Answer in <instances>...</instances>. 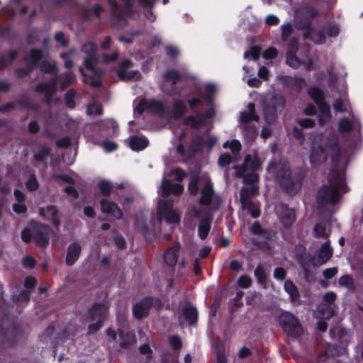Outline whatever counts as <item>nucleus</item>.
Segmentation results:
<instances>
[{"label":"nucleus","instance_id":"16","mask_svg":"<svg viewBox=\"0 0 363 363\" xmlns=\"http://www.w3.org/2000/svg\"><path fill=\"white\" fill-rule=\"evenodd\" d=\"M101 208L103 213L114 218L121 219L123 216V213L117 205L106 199L101 201Z\"/></svg>","mask_w":363,"mask_h":363},{"label":"nucleus","instance_id":"46","mask_svg":"<svg viewBox=\"0 0 363 363\" xmlns=\"http://www.w3.org/2000/svg\"><path fill=\"white\" fill-rule=\"evenodd\" d=\"M185 124H190L194 128H199L204 124V120L203 117L200 118H195L193 116H189L184 120Z\"/></svg>","mask_w":363,"mask_h":363},{"label":"nucleus","instance_id":"63","mask_svg":"<svg viewBox=\"0 0 363 363\" xmlns=\"http://www.w3.org/2000/svg\"><path fill=\"white\" fill-rule=\"evenodd\" d=\"M216 360L217 363H227L224 349L222 347H218L216 348Z\"/></svg>","mask_w":363,"mask_h":363},{"label":"nucleus","instance_id":"48","mask_svg":"<svg viewBox=\"0 0 363 363\" xmlns=\"http://www.w3.org/2000/svg\"><path fill=\"white\" fill-rule=\"evenodd\" d=\"M255 275L259 283L263 284L266 282V274L264 267L262 264H259L255 271Z\"/></svg>","mask_w":363,"mask_h":363},{"label":"nucleus","instance_id":"42","mask_svg":"<svg viewBox=\"0 0 363 363\" xmlns=\"http://www.w3.org/2000/svg\"><path fill=\"white\" fill-rule=\"evenodd\" d=\"M50 152L49 148L43 147L34 155L33 157L35 160L46 164V159L49 156Z\"/></svg>","mask_w":363,"mask_h":363},{"label":"nucleus","instance_id":"56","mask_svg":"<svg viewBox=\"0 0 363 363\" xmlns=\"http://www.w3.org/2000/svg\"><path fill=\"white\" fill-rule=\"evenodd\" d=\"M352 123L347 118H343L339 123L338 130L340 132H349L352 130Z\"/></svg>","mask_w":363,"mask_h":363},{"label":"nucleus","instance_id":"43","mask_svg":"<svg viewBox=\"0 0 363 363\" xmlns=\"http://www.w3.org/2000/svg\"><path fill=\"white\" fill-rule=\"evenodd\" d=\"M199 175H194L191 177V180L188 185V190L189 191L190 194L192 195L197 194L199 191Z\"/></svg>","mask_w":363,"mask_h":363},{"label":"nucleus","instance_id":"25","mask_svg":"<svg viewBox=\"0 0 363 363\" xmlns=\"http://www.w3.org/2000/svg\"><path fill=\"white\" fill-rule=\"evenodd\" d=\"M212 218L206 216L201 219L199 225V235L202 240L207 238L209 230L211 229Z\"/></svg>","mask_w":363,"mask_h":363},{"label":"nucleus","instance_id":"15","mask_svg":"<svg viewBox=\"0 0 363 363\" xmlns=\"http://www.w3.org/2000/svg\"><path fill=\"white\" fill-rule=\"evenodd\" d=\"M182 315L189 325H195L198 321V311L191 303H186L182 309Z\"/></svg>","mask_w":363,"mask_h":363},{"label":"nucleus","instance_id":"31","mask_svg":"<svg viewBox=\"0 0 363 363\" xmlns=\"http://www.w3.org/2000/svg\"><path fill=\"white\" fill-rule=\"evenodd\" d=\"M121 347H129L136 342V338L133 333L123 331L120 332Z\"/></svg>","mask_w":363,"mask_h":363},{"label":"nucleus","instance_id":"12","mask_svg":"<svg viewBox=\"0 0 363 363\" xmlns=\"http://www.w3.org/2000/svg\"><path fill=\"white\" fill-rule=\"evenodd\" d=\"M200 203L202 205L211 206L216 209L218 206V201L214 198V190L211 183H208L201 190Z\"/></svg>","mask_w":363,"mask_h":363},{"label":"nucleus","instance_id":"49","mask_svg":"<svg viewBox=\"0 0 363 363\" xmlns=\"http://www.w3.org/2000/svg\"><path fill=\"white\" fill-rule=\"evenodd\" d=\"M164 78L167 80L171 81L173 84H176L181 80L182 77L179 73L176 70H170L164 74Z\"/></svg>","mask_w":363,"mask_h":363},{"label":"nucleus","instance_id":"10","mask_svg":"<svg viewBox=\"0 0 363 363\" xmlns=\"http://www.w3.org/2000/svg\"><path fill=\"white\" fill-rule=\"evenodd\" d=\"M155 215L152 213H140L135 221V229L147 238L150 233V224L154 220Z\"/></svg>","mask_w":363,"mask_h":363},{"label":"nucleus","instance_id":"9","mask_svg":"<svg viewBox=\"0 0 363 363\" xmlns=\"http://www.w3.org/2000/svg\"><path fill=\"white\" fill-rule=\"evenodd\" d=\"M133 65V62L129 59H125L120 63L116 72L119 79L123 82H129L138 81L142 79V74L138 70L129 71L128 73H126V70L131 68Z\"/></svg>","mask_w":363,"mask_h":363},{"label":"nucleus","instance_id":"22","mask_svg":"<svg viewBox=\"0 0 363 363\" xmlns=\"http://www.w3.org/2000/svg\"><path fill=\"white\" fill-rule=\"evenodd\" d=\"M248 111H242L240 113V122L242 124H249L252 121H258L259 116L255 114V104L250 102L247 105Z\"/></svg>","mask_w":363,"mask_h":363},{"label":"nucleus","instance_id":"17","mask_svg":"<svg viewBox=\"0 0 363 363\" xmlns=\"http://www.w3.org/2000/svg\"><path fill=\"white\" fill-rule=\"evenodd\" d=\"M82 252V247L79 243L75 242L67 247L65 262L67 265L72 266L78 259Z\"/></svg>","mask_w":363,"mask_h":363},{"label":"nucleus","instance_id":"19","mask_svg":"<svg viewBox=\"0 0 363 363\" xmlns=\"http://www.w3.org/2000/svg\"><path fill=\"white\" fill-rule=\"evenodd\" d=\"M98 62H99V57L96 55V54L86 56L84 59V67L87 69L90 70L96 77H99L104 74V71L101 69L97 67L96 65H97Z\"/></svg>","mask_w":363,"mask_h":363},{"label":"nucleus","instance_id":"45","mask_svg":"<svg viewBox=\"0 0 363 363\" xmlns=\"http://www.w3.org/2000/svg\"><path fill=\"white\" fill-rule=\"evenodd\" d=\"M62 76L64 77V79L61 81L60 89L63 91L73 83L74 80V74L72 72H67Z\"/></svg>","mask_w":363,"mask_h":363},{"label":"nucleus","instance_id":"57","mask_svg":"<svg viewBox=\"0 0 363 363\" xmlns=\"http://www.w3.org/2000/svg\"><path fill=\"white\" fill-rule=\"evenodd\" d=\"M74 96V91L73 89H69L65 94L66 106L70 108H73L75 106Z\"/></svg>","mask_w":363,"mask_h":363},{"label":"nucleus","instance_id":"29","mask_svg":"<svg viewBox=\"0 0 363 363\" xmlns=\"http://www.w3.org/2000/svg\"><path fill=\"white\" fill-rule=\"evenodd\" d=\"M284 289L289 294L291 301L294 302L299 298L300 295L298 288L291 280L285 281Z\"/></svg>","mask_w":363,"mask_h":363},{"label":"nucleus","instance_id":"3","mask_svg":"<svg viewBox=\"0 0 363 363\" xmlns=\"http://www.w3.org/2000/svg\"><path fill=\"white\" fill-rule=\"evenodd\" d=\"M52 232L49 225L36 223L21 232V238L25 242H29L33 238L38 245L45 247L49 243V235Z\"/></svg>","mask_w":363,"mask_h":363},{"label":"nucleus","instance_id":"38","mask_svg":"<svg viewBox=\"0 0 363 363\" xmlns=\"http://www.w3.org/2000/svg\"><path fill=\"white\" fill-rule=\"evenodd\" d=\"M40 70L42 72L47 74L57 73V67L56 65L47 60L43 61L40 65Z\"/></svg>","mask_w":363,"mask_h":363},{"label":"nucleus","instance_id":"11","mask_svg":"<svg viewBox=\"0 0 363 363\" xmlns=\"http://www.w3.org/2000/svg\"><path fill=\"white\" fill-rule=\"evenodd\" d=\"M57 75L52 78L50 82L46 83L38 84L35 91L38 93H43L45 94V101L50 105L51 103L52 97L57 92Z\"/></svg>","mask_w":363,"mask_h":363},{"label":"nucleus","instance_id":"36","mask_svg":"<svg viewBox=\"0 0 363 363\" xmlns=\"http://www.w3.org/2000/svg\"><path fill=\"white\" fill-rule=\"evenodd\" d=\"M43 57V52L40 49H32L30 51L28 59L31 65L35 67Z\"/></svg>","mask_w":363,"mask_h":363},{"label":"nucleus","instance_id":"27","mask_svg":"<svg viewBox=\"0 0 363 363\" xmlns=\"http://www.w3.org/2000/svg\"><path fill=\"white\" fill-rule=\"evenodd\" d=\"M320 113L318 116V121L321 125L328 123L331 119L330 106L326 103L318 106Z\"/></svg>","mask_w":363,"mask_h":363},{"label":"nucleus","instance_id":"18","mask_svg":"<svg viewBox=\"0 0 363 363\" xmlns=\"http://www.w3.org/2000/svg\"><path fill=\"white\" fill-rule=\"evenodd\" d=\"M180 245L176 244L164 253V261L169 267H174L178 260Z\"/></svg>","mask_w":363,"mask_h":363},{"label":"nucleus","instance_id":"13","mask_svg":"<svg viewBox=\"0 0 363 363\" xmlns=\"http://www.w3.org/2000/svg\"><path fill=\"white\" fill-rule=\"evenodd\" d=\"M333 255V250L330 247V242H325L317 252V256L312 259V264L314 266H320L325 264L330 259Z\"/></svg>","mask_w":363,"mask_h":363},{"label":"nucleus","instance_id":"39","mask_svg":"<svg viewBox=\"0 0 363 363\" xmlns=\"http://www.w3.org/2000/svg\"><path fill=\"white\" fill-rule=\"evenodd\" d=\"M338 283L340 286H345L349 291L354 290L353 279L350 275L341 277L338 280Z\"/></svg>","mask_w":363,"mask_h":363},{"label":"nucleus","instance_id":"37","mask_svg":"<svg viewBox=\"0 0 363 363\" xmlns=\"http://www.w3.org/2000/svg\"><path fill=\"white\" fill-rule=\"evenodd\" d=\"M180 213L177 209H173L162 216V219H164L169 223H178L180 221Z\"/></svg>","mask_w":363,"mask_h":363},{"label":"nucleus","instance_id":"1","mask_svg":"<svg viewBox=\"0 0 363 363\" xmlns=\"http://www.w3.org/2000/svg\"><path fill=\"white\" fill-rule=\"evenodd\" d=\"M333 160L328 184L318 190L316 197L317 211L320 215H325L326 218H330L333 213L328 207L337 203L340 196L347 191L344 170L335 159Z\"/></svg>","mask_w":363,"mask_h":363},{"label":"nucleus","instance_id":"5","mask_svg":"<svg viewBox=\"0 0 363 363\" xmlns=\"http://www.w3.org/2000/svg\"><path fill=\"white\" fill-rule=\"evenodd\" d=\"M171 174L174 175V179L177 183L173 184L169 179H163L161 184V194L162 196H167L171 193L175 196H179L182 194L184 191L183 186L179 183L186 177V172L180 168H177L172 172Z\"/></svg>","mask_w":363,"mask_h":363},{"label":"nucleus","instance_id":"60","mask_svg":"<svg viewBox=\"0 0 363 363\" xmlns=\"http://www.w3.org/2000/svg\"><path fill=\"white\" fill-rule=\"evenodd\" d=\"M298 42L296 38H291L289 43V50L287 54H296L298 50Z\"/></svg>","mask_w":363,"mask_h":363},{"label":"nucleus","instance_id":"58","mask_svg":"<svg viewBox=\"0 0 363 363\" xmlns=\"http://www.w3.org/2000/svg\"><path fill=\"white\" fill-rule=\"evenodd\" d=\"M252 233L255 235H263L264 237H267V232L264 230L260 223L258 221L255 222L251 228Z\"/></svg>","mask_w":363,"mask_h":363},{"label":"nucleus","instance_id":"24","mask_svg":"<svg viewBox=\"0 0 363 363\" xmlns=\"http://www.w3.org/2000/svg\"><path fill=\"white\" fill-rule=\"evenodd\" d=\"M303 37L311 39L315 43L320 44L323 43L325 39V36L322 31L310 28L303 33Z\"/></svg>","mask_w":363,"mask_h":363},{"label":"nucleus","instance_id":"62","mask_svg":"<svg viewBox=\"0 0 363 363\" xmlns=\"http://www.w3.org/2000/svg\"><path fill=\"white\" fill-rule=\"evenodd\" d=\"M251 284H252L251 279L248 276H246V275L241 276L238 281V284L240 287L245 288V289L250 287L251 286Z\"/></svg>","mask_w":363,"mask_h":363},{"label":"nucleus","instance_id":"53","mask_svg":"<svg viewBox=\"0 0 363 363\" xmlns=\"http://www.w3.org/2000/svg\"><path fill=\"white\" fill-rule=\"evenodd\" d=\"M26 186L27 189L30 191H33L38 189L39 184L34 174H32L29 177L28 180L26 183Z\"/></svg>","mask_w":363,"mask_h":363},{"label":"nucleus","instance_id":"61","mask_svg":"<svg viewBox=\"0 0 363 363\" xmlns=\"http://www.w3.org/2000/svg\"><path fill=\"white\" fill-rule=\"evenodd\" d=\"M224 148L229 147L233 152H237L240 150L241 145L238 140H233L230 143L226 142L223 145Z\"/></svg>","mask_w":363,"mask_h":363},{"label":"nucleus","instance_id":"26","mask_svg":"<svg viewBox=\"0 0 363 363\" xmlns=\"http://www.w3.org/2000/svg\"><path fill=\"white\" fill-rule=\"evenodd\" d=\"M264 101L279 111H282L285 105V100L280 94L272 96L270 98L266 99Z\"/></svg>","mask_w":363,"mask_h":363},{"label":"nucleus","instance_id":"28","mask_svg":"<svg viewBox=\"0 0 363 363\" xmlns=\"http://www.w3.org/2000/svg\"><path fill=\"white\" fill-rule=\"evenodd\" d=\"M295 220L294 210L286 208L282 211L281 221L285 228H290Z\"/></svg>","mask_w":363,"mask_h":363},{"label":"nucleus","instance_id":"4","mask_svg":"<svg viewBox=\"0 0 363 363\" xmlns=\"http://www.w3.org/2000/svg\"><path fill=\"white\" fill-rule=\"evenodd\" d=\"M261 162L256 155H246L245 162L241 166H235V174L242 176L243 182L254 184L258 182L259 176L254 172L259 168Z\"/></svg>","mask_w":363,"mask_h":363},{"label":"nucleus","instance_id":"20","mask_svg":"<svg viewBox=\"0 0 363 363\" xmlns=\"http://www.w3.org/2000/svg\"><path fill=\"white\" fill-rule=\"evenodd\" d=\"M327 153L323 147H313L310 157V161L313 165L316 166L323 163L327 160Z\"/></svg>","mask_w":363,"mask_h":363},{"label":"nucleus","instance_id":"41","mask_svg":"<svg viewBox=\"0 0 363 363\" xmlns=\"http://www.w3.org/2000/svg\"><path fill=\"white\" fill-rule=\"evenodd\" d=\"M186 107L182 101H177L174 104L173 113L175 118H181L186 112Z\"/></svg>","mask_w":363,"mask_h":363},{"label":"nucleus","instance_id":"64","mask_svg":"<svg viewBox=\"0 0 363 363\" xmlns=\"http://www.w3.org/2000/svg\"><path fill=\"white\" fill-rule=\"evenodd\" d=\"M287 82L296 89H299L303 85L304 80L301 78H289Z\"/></svg>","mask_w":363,"mask_h":363},{"label":"nucleus","instance_id":"7","mask_svg":"<svg viewBox=\"0 0 363 363\" xmlns=\"http://www.w3.org/2000/svg\"><path fill=\"white\" fill-rule=\"evenodd\" d=\"M279 323L288 335L298 337L302 333L298 320L289 312H282L279 316Z\"/></svg>","mask_w":363,"mask_h":363},{"label":"nucleus","instance_id":"8","mask_svg":"<svg viewBox=\"0 0 363 363\" xmlns=\"http://www.w3.org/2000/svg\"><path fill=\"white\" fill-rule=\"evenodd\" d=\"M318 11L312 7H303L296 12L295 23L298 29L307 30L311 25L312 20L318 15Z\"/></svg>","mask_w":363,"mask_h":363},{"label":"nucleus","instance_id":"51","mask_svg":"<svg viewBox=\"0 0 363 363\" xmlns=\"http://www.w3.org/2000/svg\"><path fill=\"white\" fill-rule=\"evenodd\" d=\"M99 186L102 195H104V196H108L110 195L112 189L111 184L110 182L106 180H103L101 182H99Z\"/></svg>","mask_w":363,"mask_h":363},{"label":"nucleus","instance_id":"23","mask_svg":"<svg viewBox=\"0 0 363 363\" xmlns=\"http://www.w3.org/2000/svg\"><path fill=\"white\" fill-rule=\"evenodd\" d=\"M173 200L160 199L157 204V216L160 220H162V216L167 214L168 212L173 210Z\"/></svg>","mask_w":363,"mask_h":363},{"label":"nucleus","instance_id":"47","mask_svg":"<svg viewBox=\"0 0 363 363\" xmlns=\"http://www.w3.org/2000/svg\"><path fill=\"white\" fill-rule=\"evenodd\" d=\"M286 62L287 65L294 68H298L303 62L301 61L296 54H287Z\"/></svg>","mask_w":363,"mask_h":363},{"label":"nucleus","instance_id":"21","mask_svg":"<svg viewBox=\"0 0 363 363\" xmlns=\"http://www.w3.org/2000/svg\"><path fill=\"white\" fill-rule=\"evenodd\" d=\"M91 320L101 319L104 320L108 313V308L104 304H94L89 309Z\"/></svg>","mask_w":363,"mask_h":363},{"label":"nucleus","instance_id":"55","mask_svg":"<svg viewBox=\"0 0 363 363\" xmlns=\"http://www.w3.org/2000/svg\"><path fill=\"white\" fill-rule=\"evenodd\" d=\"M86 113L88 115L96 114L100 116L103 113L102 106L97 104H92L87 107Z\"/></svg>","mask_w":363,"mask_h":363},{"label":"nucleus","instance_id":"54","mask_svg":"<svg viewBox=\"0 0 363 363\" xmlns=\"http://www.w3.org/2000/svg\"><path fill=\"white\" fill-rule=\"evenodd\" d=\"M54 39L59 43L62 47H67L69 40L65 37L63 32H57L54 35Z\"/></svg>","mask_w":363,"mask_h":363},{"label":"nucleus","instance_id":"59","mask_svg":"<svg viewBox=\"0 0 363 363\" xmlns=\"http://www.w3.org/2000/svg\"><path fill=\"white\" fill-rule=\"evenodd\" d=\"M292 31L293 28L291 23L283 25L281 27V39L284 41L286 40Z\"/></svg>","mask_w":363,"mask_h":363},{"label":"nucleus","instance_id":"40","mask_svg":"<svg viewBox=\"0 0 363 363\" xmlns=\"http://www.w3.org/2000/svg\"><path fill=\"white\" fill-rule=\"evenodd\" d=\"M243 133L246 138L253 140L257 136V128L254 125L242 124Z\"/></svg>","mask_w":363,"mask_h":363},{"label":"nucleus","instance_id":"33","mask_svg":"<svg viewBox=\"0 0 363 363\" xmlns=\"http://www.w3.org/2000/svg\"><path fill=\"white\" fill-rule=\"evenodd\" d=\"M240 203L242 205V208L244 210H247L253 218H257L259 216V211L258 206L250 199L240 201Z\"/></svg>","mask_w":363,"mask_h":363},{"label":"nucleus","instance_id":"34","mask_svg":"<svg viewBox=\"0 0 363 363\" xmlns=\"http://www.w3.org/2000/svg\"><path fill=\"white\" fill-rule=\"evenodd\" d=\"M147 145V140L143 137L133 136L130 139V146L134 150L144 149Z\"/></svg>","mask_w":363,"mask_h":363},{"label":"nucleus","instance_id":"35","mask_svg":"<svg viewBox=\"0 0 363 363\" xmlns=\"http://www.w3.org/2000/svg\"><path fill=\"white\" fill-rule=\"evenodd\" d=\"M147 111L152 113L162 114L164 108L162 102L157 100L147 101Z\"/></svg>","mask_w":363,"mask_h":363},{"label":"nucleus","instance_id":"14","mask_svg":"<svg viewBox=\"0 0 363 363\" xmlns=\"http://www.w3.org/2000/svg\"><path fill=\"white\" fill-rule=\"evenodd\" d=\"M152 303L153 298L150 297L145 298L140 302L134 306V315L138 319H141L144 317H146L149 314V310L152 306Z\"/></svg>","mask_w":363,"mask_h":363},{"label":"nucleus","instance_id":"44","mask_svg":"<svg viewBox=\"0 0 363 363\" xmlns=\"http://www.w3.org/2000/svg\"><path fill=\"white\" fill-rule=\"evenodd\" d=\"M98 50V45L93 42H88L82 47V51L86 54L87 56L95 55Z\"/></svg>","mask_w":363,"mask_h":363},{"label":"nucleus","instance_id":"30","mask_svg":"<svg viewBox=\"0 0 363 363\" xmlns=\"http://www.w3.org/2000/svg\"><path fill=\"white\" fill-rule=\"evenodd\" d=\"M264 118L267 123H272L276 121L277 113L280 112L279 110L275 109L274 107L264 101L263 106Z\"/></svg>","mask_w":363,"mask_h":363},{"label":"nucleus","instance_id":"2","mask_svg":"<svg viewBox=\"0 0 363 363\" xmlns=\"http://www.w3.org/2000/svg\"><path fill=\"white\" fill-rule=\"evenodd\" d=\"M144 6H150L152 9L154 2L150 0H138ZM111 10V21L113 28L122 29L128 25V16L133 13L132 0H127L123 6L118 4L115 0H107Z\"/></svg>","mask_w":363,"mask_h":363},{"label":"nucleus","instance_id":"50","mask_svg":"<svg viewBox=\"0 0 363 363\" xmlns=\"http://www.w3.org/2000/svg\"><path fill=\"white\" fill-rule=\"evenodd\" d=\"M314 232L316 237L321 238H326L329 233L327 232L325 226L322 223H318L314 228Z\"/></svg>","mask_w":363,"mask_h":363},{"label":"nucleus","instance_id":"52","mask_svg":"<svg viewBox=\"0 0 363 363\" xmlns=\"http://www.w3.org/2000/svg\"><path fill=\"white\" fill-rule=\"evenodd\" d=\"M261 49L259 46H253L250 51H247L244 54L245 58L251 57L253 60H257L259 57Z\"/></svg>","mask_w":363,"mask_h":363},{"label":"nucleus","instance_id":"32","mask_svg":"<svg viewBox=\"0 0 363 363\" xmlns=\"http://www.w3.org/2000/svg\"><path fill=\"white\" fill-rule=\"evenodd\" d=\"M308 93L318 106L325 103L324 100V94L320 89L317 87L311 88L308 89Z\"/></svg>","mask_w":363,"mask_h":363},{"label":"nucleus","instance_id":"6","mask_svg":"<svg viewBox=\"0 0 363 363\" xmlns=\"http://www.w3.org/2000/svg\"><path fill=\"white\" fill-rule=\"evenodd\" d=\"M277 177L281 187L291 195L296 194L301 187L300 178L295 175H291L288 168L279 169L277 173Z\"/></svg>","mask_w":363,"mask_h":363}]
</instances>
